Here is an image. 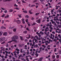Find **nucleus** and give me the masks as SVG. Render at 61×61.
<instances>
[{
  "label": "nucleus",
  "instance_id": "obj_61",
  "mask_svg": "<svg viewBox=\"0 0 61 61\" xmlns=\"http://www.w3.org/2000/svg\"><path fill=\"white\" fill-rule=\"evenodd\" d=\"M38 36L40 37H41V35L40 34Z\"/></svg>",
  "mask_w": 61,
  "mask_h": 61
},
{
  "label": "nucleus",
  "instance_id": "obj_24",
  "mask_svg": "<svg viewBox=\"0 0 61 61\" xmlns=\"http://www.w3.org/2000/svg\"><path fill=\"white\" fill-rule=\"evenodd\" d=\"M37 2V0H34L33 1V3H36Z\"/></svg>",
  "mask_w": 61,
  "mask_h": 61
},
{
  "label": "nucleus",
  "instance_id": "obj_8",
  "mask_svg": "<svg viewBox=\"0 0 61 61\" xmlns=\"http://www.w3.org/2000/svg\"><path fill=\"white\" fill-rule=\"evenodd\" d=\"M15 36H13L11 38V40H15Z\"/></svg>",
  "mask_w": 61,
  "mask_h": 61
},
{
  "label": "nucleus",
  "instance_id": "obj_26",
  "mask_svg": "<svg viewBox=\"0 0 61 61\" xmlns=\"http://www.w3.org/2000/svg\"><path fill=\"white\" fill-rule=\"evenodd\" d=\"M28 20L27 19L26 20H25L26 22V23H28Z\"/></svg>",
  "mask_w": 61,
  "mask_h": 61
},
{
  "label": "nucleus",
  "instance_id": "obj_5",
  "mask_svg": "<svg viewBox=\"0 0 61 61\" xmlns=\"http://www.w3.org/2000/svg\"><path fill=\"white\" fill-rule=\"evenodd\" d=\"M15 41V40H12L11 41H9L8 42V43H12V42H14Z\"/></svg>",
  "mask_w": 61,
  "mask_h": 61
},
{
  "label": "nucleus",
  "instance_id": "obj_13",
  "mask_svg": "<svg viewBox=\"0 0 61 61\" xmlns=\"http://www.w3.org/2000/svg\"><path fill=\"white\" fill-rule=\"evenodd\" d=\"M23 12L24 13H27V10H25L23 11Z\"/></svg>",
  "mask_w": 61,
  "mask_h": 61
},
{
  "label": "nucleus",
  "instance_id": "obj_9",
  "mask_svg": "<svg viewBox=\"0 0 61 61\" xmlns=\"http://www.w3.org/2000/svg\"><path fill=\"white\" fill-rule=\"evenodd\" d=\"M43 57H41L38 60V61H42V59H43Z\"/></svg>",
  "mask_w": 61,
  "mask_h": 61
},
{
  "label": "nucleus",
  "instance_id": "obj_59",
  "mask_svg": "<svg viewBox=\"0 0 61 61\" xmlns=\"http://www.w3.org/2000/svg\"><path fill=\"white\" fill-rule=\"evenodd\" d=\"M32 45V43H30V46H31Z\"/></svg>",
  "mask_w": 61,
  "mask_h": 61
},
{
  "label": "nucleus",
  "instance_id": "obj_20",
  "mask_svg": "<svg viewBox=\"0 0 61 61\" xmlns=\"http://www.w3.org/2000/svg\"><path fill=\"white\" fill-rule=\"evenodd\" d=\"M52 59H54L55 58V57H56V56L53 55L52 56Z\"/></svg>",
  "mask_w": 61,
  "mask_h": 61
},
{
  "label": "nucleus",
  "instance_id": "obj_33",
  "mask_svg": "<svg viewBox=\"0 0 61 61\" xmlns=\"http://www.w3.org/2000/svg\"><path fill=\"white\" fill-rule=\"evenodd\" d=\"M27 24H28V26H31V25L30 24H29L28 23H27Z\"/></svg>",
  "mask_w": 61,
  "mask_h": 61
},
{
  "label": "nucleus",
  "instance_id": "obj_29",
  "mask_svg": "<svg viewBox=\"0 0 61 61\" xmlns=\"http://www.w3.org/2000/svg\"><path fill=\"white\" fill-rule=\"evenodd\" d=\"M24 45V44H22L21 45H19V46H20L21 47V46H23Z\"/></svg>",
  "mask_w": 61,
  "mask_h": 61
},
{
  "label": "nucleus",
  "instance_id": "obj_19",
  "mask_svg": "<svg viewBox=\"0 0 61 61\" xmlns=\"http://www.w3.org/2000/svg\"><path fill=\"white\" fill-rule=\"evenodd\" d=\"M36 23H33V24H31L32 26H33V25H36Z\"/></svg>",
  "mask_w": 61,
  "mask_h": 61
},
{
  "label": "nucleus",
  "instance_id": "obj_46",
  "mask_svg": "<svg viewBox=\"0 0 61 61\" xmlns=\"http://www.w3.org/2000/svg\"><path fill=\"white\" fill-rule=\"evenodd\" d=\"M14 9H16L17 10H19V8H15Z\"/></svg>",
  "mask_w": 61,
  "mask_h": 61
},
{
  "label": "nucleus",
  "instance_id": "obj_31",
  "mask_svg": "<svg viewBox=\"0 0 61 61\" xmlns=\"http://www.w3.org/2000/svg\"><path fill=\"white\" fill-rule=\"evenodd\" d=\"M35 6V5H32L30 6V7H33V6Z\"/></svg>",
  "mask_w": 61,
  "mask_h": 61
},
{
  "label": "nucleus",
  "instance_id": "obj_44",
  "mask_svg": "<svg viewBox=\"0 0 61 61\" xmlns=\"http://www.w3.org/2000/svg\"><path fill=\"white\" fill-rule=\"evenodd\" d=\"M49 25V23H48L47 25H46V26H48Z\"/></svg>",
  "mask_w": 61,
  "mask_h": 61
},
{
  "label": "nucleus",
  "instance_id": "obj_36",
  "mask_svg": "<svg viewBox=\"0 0 61 61\" xmlns=\"http://www.w3.org/2000/svg\"><path fill=\"white\" fill-rule=\"evenodd\" d=\"M21 20L22 22H23V21H24L25 20L24 19V18H22V19H21Z\"/></svg>",
  "mask_w": 61,
  "mask_h": 61
},
{
  "label": "nucleus",
  "instance_id": "obj_37",
  "mask_svg": "<svg viewBox=\"0 0 61 61\" xmlns=\"http://www.w3.org/2000/svg\"><path fill=\"white\" fill-rule=\"evenodd\" d=\"M40 1H41V2H42L44 1H45V0H40Z\"/></svg>",
  "mask_w": 61,
  "mask_h": 61
},
{
  "label": "nucleus",
  "instance_id": "obj_43",
  "mask_svg": "<svg viewBox=\"0 0 61 61\" xmlns=\"http://www.w3.org/2000/svg\"><path fill=\"white\" fill-rule=\"evenodd\" d=\"M7 12V10H5L4 11V13H6Z\"/></svg>",
  "mask_w": 61,
  "mask_h": 61
},
{
  "label": "nucleus",
  "instance_id": "obj_49",
  "mask_svg": "<svg viewBox=\"0 0 61 61\" xmlns=\"http://www.w3.org/2000/svg\"><path fill=\"white\" fill-rule=\"evenodd\" d=\"M34 18L33 17H32L31 18V20H34Z\"/></svg>",
  "mask_w": 61,
  "mask_h": 61
},
{
  "label": "nucleus",
  "instance_id": "obj_62",
  "mask_svg": "<svg viewBox=\"0 0 61 61\" xmlns=\"http://www.w3.org/2000/svg\"><path fill=\"white\" fill-rule=\"evenodd\" d=\"M35 37H36V38H38V37L37 36H35Z\"/></svg>",
  "mask_w": 61,
  "mask_h": 61
},
{
  "label": "nucleus",
  "instance_id": "obj_15",
  "mask_svg": "<svg viewBox=\"0 0 61 61\" xmlns=\"http://www.w3.org/2000/svg\"><path fill=\"white\" fill-rule=\"evenodd\" d=\"M18 16L19 18H21L22 17V16H21V14H18Z\"/></svg>",
  "mask_w": 61,
  "mask_h": 61
},
{
  "label": "nucleus",
  "instance_id": "obj_3",
  "mask_svg": "<svg viewBox=\"0 0 61 61\" xmlns=\"http://www.w3.org/2000/svg\"><path fill=\"white\" fill-rule=\"evenodd\" d=\"M16 22L18 24H20L21 23V20H19L16 21Z\"/></svg>",
  "mask_w": 61,
  "mask_h": 61
},
{
  "label": "nucleus",
  "instance_id": "obj_51",
  "mask_svg": "<svg viewBox=\"0 0 61 61\" xmlns=\"http://www.w3.org/2000/svg\"><path fill=\"white\" fill-rule=\"evenodd\" d=\"M28 41V40L27 39H26L25 40V42H27Z\"/></svg>",
  "mask_w": 61,
  "mask_h": 61
},
{
  "label": "nucleus",
  "instance_id": "obj_41",
  "mask_svg": "<svg viewBox=\"0 0 61 61\" xmlns=\"http://www.w3.org/2000/svg\"><path fill=\"white\" fill-rule=\"evenodd\" d=\"M45 51H48V50L47 48H46L45 49Z\"/></svg>",
  "mask_w": 61,
  "mask_h": 61
},
{
  "label": "nucleus",
  "instance_id": "obj_7",
  "mask_svg": "<svg viewBox=\"0 0 61 61\" xmlns=\"http://www.w3.org/2000/svg\"><path fill=\"white\" fill-rule=\"evenodd\" d=\"M12 0H3V1H4V2H7V1L9 2L10 1H12Z\"/></svg>",
  "mask_w": 61,
  "mask_h": 61
},
{
  "label": "nucleus",
  "instance_id": "obj_58",
  "mask_svg": "<svg viewBox=\"0 0 61 61\" xmlns=\"http://www.w3.org/2000/svg\"><path fill=\"white\" fill-rule=\"evenodd\" d=\"M61 3V2H59L57 4V5H60V3Z\"/></svg>",
  "mask_w": 61,
  "mask_h": 61
},
{
  "label": "nucleus",
  "instance_id": "obj_42",
  "mask_svg": "<svg viewBox=\"0 0 61 61\" xmlns=\"http://www.w3.org/2000/svg\"><path fill=\"white\" fill-rule=\"evenodd\" d=\"M14 6H15L16 7H17V6H18V5H16V4H15L14 5Z\"/></svg>",
  "mask_w": 61,
  "mask_h": 61
},
{
  "label": "nucleus",
  "instance_id": "obj_56",
  "mask_svg": "<svg viewBox=\"0 0 61 61\" xmlns=\"http://www.w3.org/2000/svg\"><path fill=\"white\" fill-rule=\"evenodd\" d=\"M46 17H46V16L44 18H43V19H44V20L45 19H46Z\"/></svg>",
  "mask_w": 61,
  "mask_h": 61
},
{
  "label": "nucleus",
  "instance_id": "obj_2",
  "mask_svg": "<svg viewBox=\"0 0 61 61\" xmlns=\"http://www.w3.org/2000/svg\"><path fill=\"white\" fill-rule=\"evenodd\" d=\"M5 39V37H2L0 39V42H2Z\"/></svg>",
  "mask_w": 61,
  "mask_h": 61
},
{
  "label": "nucleus",
  "instance_id": "obj_4",
  "mask_svg": "<svg viewBox=\"0 0 61 61\" xmlns=\"http://www.w3.org/2000/svg\"><path fill=\"white\" fill-rule=\"evenodd\" d=\"M15 36V40H17L18 38V36Z\"/></svg>",
  "mask_w": 61,
  "mask_h": 61
},
{
  "label": "nucleus",
  "instance_id": "obj_39",
  "mask_svg": "<svg viewBox=\"0 0 61 61\" xmlns=\"http://www.w3.org/2000/svg\"><path fill=\"white\" fill-rule=\"evenodd\" d=\"M15 27V26H13L12 27H10V29H13V28H14Z\"/></svg>",
  "mask_w": 61,
  "mask_h": 61
},
{
  "label": "nucleus",
  "instance_id": "obj_10",
  "mask_svg": "<svg viewBox=\"0 0 61 61\" xmlns=\"http://www.w3.org/2000/svg\"><path fill=\"white\" fill-rule=\"evenodd\" d=\"M7 33L4 32L3 33V35H4V36H6L7 35Z\"/></svg>",
  "mask_w": 61,
  "mask_h": 61
},
{
  "label": "nucleus",
  "instance_id": "obj_12",
  "mask_svg": "<svg viewBox=\"0 0 61 61\" xmlns=\"http://www.w3.org/2000/svg\"><path fill=\"white\" fill-rule=\"evenodd\" d=\"M26 38H27V39H29L30 38H31V35H29V37H26Z\"/></svg>",
  "mask_w": 61,
  "mask_h": 61
},
{
  "label": "nucleus",
  "instance_id": "obj_18",
  "mask_svg": "<svg viewBox=\"0 0 61 61\" xmlns=\"http://www.w3.org/2000/svg\"><path fill=\"white\" fill-rule=\"evenodd\" d=\"M13 11V9H11L9 10V12H12Z\"/></svg>",
  "mask_w": 61,
  "mask_h": 61
},
{
  "label": "nucleus",
  "instance_id": "obj_45",
  "mask_svg": "<svg viewBox=\"0 0 61 61\" xmlns=\"http://www.w3.org/2000/svg\"><path fill=\"white\" fill-rule=\"evenodd\" d=\"M54 10H55V9H53L52 10H51V12H54Z\"/></svg>",
  "mask_w": 61,
  "mask_h": 61
},
{
  "label": "nucleus",
  "instance_id": "obj_14",
  "mask_svg": "<svg viewBox=\"0 0 61 61\" xmlns=\"http://www.w3.org/2000/svg\"><path fill=\"white\" fill-rule=\"evenodd\" d=\"M9 17V15H7L5 16V18H8Z\"/></svg>",
  "mask_w": 61,
  "mask_h": 61
},
{
  "label": "nucleus",
  "instance_id": "obj_17",
  "mask_svg": "<svg viewBox=\"0 0 61 61\" xmlns=\"http://www.w3.org/2000/svg\"><path fill=\"white\" fill-rule=\"evenodd\" d=\"M31 11H32V10H29V12L30 13V14H33V13L31 12Z\"/></svg>",
  "mask_w": 61,
  "mask_h": 61
},
{
  "label": "nucleus",
  "instance_id": "obj_22",
  "mask_svg": "<svg viewBox=\"0 0 61 61\" xmlns=\"http://www.w3.org/2000/svg\"><path fill=\"white\" fill-rule=\"evenodd\" d=\"M35 56H36V57H37V56H38V54L37 53H36L35 54Z\"/></svg>",
  "mask_w": 61,
  "mask_h": 61
},
{
  "label": "nucleus",
  "instance_id": "obj_38",
  "mask_svg": "<svg viewBox=\"0 0 61 61\" xmlns=\"http://www.w3.org/2000/svg\"><path fill=\"white\" fill-rule=\"evenodd\" d=\"M5 41H3V42H2V43H1V44H5Z\"/></svg>",
  "mask_w": 61,
  "mask_h": 61
},
{
  "label": "nucleus",
  "instance_id": "obj_57",
  "mask_svg": "<svg viewBox=\"0 0 61 61\" xmlns=\"http://www.w3.org/2000/svg\"><path fill=\"white\" fill-rule=\"evenodd\" d=\"M32 40H30L29 42L30 43H31V42H32Z\"/></svg>",
  "mask_w": 61,
  "mask_h": 61
},
{
  "label": "nucleus",
  "instance_id": "obj_47",
  "mask_svg": "<svg viewBox=\"0 0 61 61\" xmlns=\"http://www.w3.org/2000/svg\"><path fill=\"white\" fill-rule=\"evenodd\" d=\"M55 21H52V24H55Z\"/></svg>",
  "mask_w": 61,
  "mask_h": 61
},
{
  "label": "nucleus",
  "instance_id": "obj_40",
  "mask_svg": "<svg viewBox=\"0 0 61 61\" xmlns=\"http://www.w3.org/2000/svg\"><path fill=\"white\" fill-rule=\"evenodd\" d=\"M5 51V52H6V54H8V52L7 51Z\"/></svg>",
  "mask_w": 61,
  "mask_h": 61
},
{
  "label": "nucleus",
  "instance_id": "obj_1",
  "mask_svg": "<svg viewBox=\"0 0 61 61\" xmlns=\"http://www.w3.org/2000/svg\"><path fill=\"white\" fill-rule=\"evenodd\" d=\"M35 22H36L37 23H38V24H40V23H41V19L36 20Z\"/></svg>",
  "mask_w": 61,
  "mask_h": 61
},
{
  "label": "nucleus",
  "instance_id": "obj_6",
  "mask_svg": "<svg viewBox=\"0 0 61 61\" xmlns=\"http://www.w3.org/2000/svg\"><path fill=\"white\" fill-rule=\"evenodd\" d=\"M16 29H17L16 28H14L13 29V31L14 32H15L16 31Z\"/></svg>",
  "mask_w": 61,
  "mask_h": 61
},
{
  "label": "nucleus",
  "instance_id": "obj_28",
  "mask_svg": "<svg viewBox=\"0 0 61 61\" xmlns=\"http://www.w3.org/2000/svg\"><path fill=\"white\" fill-rule=\"evenodd\" d=\"M22 50H23V49H21L20 50V52L21 53H23V51H22Z\"/></svg>",
  "mask_w": 61,
  "mask_h": 61
},
{
  "label": "nucleus",
  "instance_id": "obj_52",
  "mask_svg": "<svg viewBox=\"0 0 61 61\" xmlns=\"http://www.w3.org/2000/svg\"><path fill=\"white\" fill-rule=\"evenodd\" d=\"M4 26H2L1 27V29H4Z\"/></svg>",
  "mask_w": 61,
  "mask_h": 61
},
{
  "label": "nucleus",
  "instance_id": "obj_60",
  "mask_svg": "<svg viewBox=\"0 0 61 61\" xmlns=\"http://www.w3.org/2000/svg\"><path fill=\"white\" fill-rule=\"evenodd\" d=\"M42 31H41L40 32V33H40V34H41V33H42Z\"/></svg>",
  "mask_w": 61,
  "mask_h": 61
},
{
  "label": "nucleus",
  "instance_id": "obj_63",
  "mask_svg": "<svg viewBox=\"0 0 61 61\" xmlns=\"http://www.w3.org/2000/svg\"><path fill=\"white\" fill-rule=\"evenodd\" d=\"M21 56H22V55H20V56H19V57H21Z\"/></svg>",
  "mask_w": 61,
  "mask_h": 61
},
{
  "label": "nucleus",
  "instance_id": "obj_21",
  "mask_svg": "<svg viewBox=\"0 0 61 61\" xmlns=\"http://www.w3.org/2000/svg\"><path fill=\"white\" fill-rule=\"evenodd\" d=\"M38 49H36V53H38Z\"/></svg>",
  "mask_w": 61,
  "mask_h": 61
},
{
  "label": "nucleus",
  "instance_id": "obj_27",
  "mask_svg": "<svg viewBox=\"0 0 61 61\" xmlns=\"http://www.w3.org/2000/svg\"><path fill=\"white\" fill-rule=\"evenodd\" d=\"M56 57L57 58H58L59 57V55H57L56 56Z\"/></svg>",
  "mask_w": 61,
  "mask_h": 61
},
{
  "label": "nucleus",
  "instance_id": "obj_16",
  "mask_svg": "<svg viewBox=\"0 0 61 61\" xmlns=\"http://www.w3.org/2000/svg\"><path fill=\"white\" fill-rule=\"evenodd\" d=\"M23 37H22L21 36H20V38L21 41L23 40Z\"/></svg>",
  "mask_w": 61,
  "mask_h": 61
},
{
  "label": "nucleus",
  "instance_id": "obj_23",
  "mask_svg": "<svg viewBox=\"0 0 61 61\" xmlns=\"http://www.w3.org/2000/svg\"><path fill=\"white\" fill-rule=\"evenodd\" d=\"M3 32H2V31L0 32V35H1V36H2V34H3Z\"/></svg>",
  "mask_w": 61,
  "mask_h": 61
},
{
  "label": "nucleus",
  "instance_id": "obj_48",
  "mask_svg": "<svg viewBox=\"0 0 61 61\" xmlns=\"http://www.w3.org/2000/svg\"><path fill=\"white\" fill-rule=\"evenodd\" d=\"M22 2L23 3H26V2H25V1L24 0H23L22 1Z\"/></svg>",
  "mask_w": 61,
  "mask_h": 61
},
{
  "label": "nucleus",
  "instance_id": "obj_11",
  "mask_svg": "<svg viewBox=\"0 0 61 61\" xmlns=\"http://www.w3.org/2000/svg\"><path fill=\"white\" fill-rule=\"evenodd\" d=\"M27 33V30H25L23 31V34H26Z\"/></svg>",
  "mask_w": 61,
  "mask_h": 61
},
{
  "label": "nucleus",
  "instance_id": "obj_32",
  "mask_svg": "<svg viewBox=\"0 0 61 61\" xmlns=\"http://www.w3.org/2000/svg\"><path fill=\"white\" fill-rule=\"evenodd\" d=\"M56 49H57L56 48H55V49L54 50V52H56Z\"/></svg>",
  "mask_w": 61,
  "mask_h": 61
},
{
  "label": "nucleus",
  "instance_id": "obj_25",
  "mask_svg": "<svg viewBox=\"0 0 61 61\" xmlns=\"http://www.w3.org/2000/svg\"><path fill=\"white\" fill-rule=\"evenodd\" d=\"M29 17V16H28V15H27L25 16V17L26 18H28V17Z\"/></svg>",
  "mask_w": 61,
  "mask_h": 61
},
{
  "label": "nucleus",
  "instance_id": "obj_64",
  "mask_svg": "<svg viewBox=\"0 0 61 61\" xmlns=\"http://www.w3.org/2000/svg\"><path fill=\"white\" fill-rule=\"evenodd\" d=\"M59 27L60 28V27H61V25H60L59 26Z\"/></svg>",
  "mask_w": 61,
  "mask_h": 61
},
{
  "label": "nucleus",
  "instance_id": "obj_30",
  "mask_svg": "<svg viewBox=\"0 0 61 61\" xmlns=\"http://www.w3.org/2000/svg\"><path fill=\"white\" fill-rule=\"evenodd\" d=\"M39 14V13H36L35 14V15H38Z\"/></svg>",
  "mask_w": 61,
  "mask_h": 61
},
{
  "label": "nucleus",
  "instance_id": "obj_55",
  "mask_svg": "<svg viewBox=\"0 0 61 61\" xmlns=\"http://www.w3.org/2000/svg\"><path fill=\"white\" fill-rule=\"evenodd\" d=\"M2 50H3V49H1V50H0V52H2Z\"/></svg>",
  "mask_w": 61,
  "mask_h": 61
},
{
  "label": "nucleus",
  "instance_id": "obj_50",
  "mask_svg": "<svg viewBox=\"0 0 61 61\" xmlns=\"http://www.w3.org/2000/svg\"><path fill=\"white\" fill-rule=\"evenodd\" d=\"M22 23L23 24H25V21H23Z\"/></svg>",
  "mask_w": 61,
  "mask_h": 61
},
{
  "label": "nucleus",
  "instance_id": "obj_54",
  "mask_svg": "<svg viewBox=\"0 0 61 61\" xmlns=\"http://www.w3.org/2000/svg\"><path fill=\"white\" fill-rule=\"evenodd\" d=\"M5 16V15H3L1 16V17H4V16Z\"/></svg>",
  "mask_w": 61,
  "mask_h": 61
},
{
  "label": "nucleus",
  "instance_id": "obj_35",
  "mask_svg": "<svg viewBox=\"0 0 61 61\" xmlns=\"http://www.w3.org/2000/svg\"><path fill=\"white\" fill-rule=\"evenodd\" d=\"M26 30H28V31H30V30L29 29H28V27L26 28Z\"/></svg>",
  "mask_w": 61,
  "mask_h": 61
},
{
  "label": "nucleus",
  "instance_id": "obj_53",
  "mask_svg": "<svg viewBox=\"0 0 61 61\" xmlns=\"http://www.w3.org/2000/svg\"><path fill=\"white\" fill-rule=\"evenodd\" d=\"M5 58H3L2 59V61H5Z\"/></svg>",
  "mask_w": 61,
  "mask_h": 61
},
{
  "label": "nucleus",
  "instance_id": "obj_34",
  "mask_svg": "<svg viewBox=\"0 0 61 61\" xmlns=\"http://www.w3.org/2000/svg\"><path fill=\"white\" fill-rule=\"evenodd\" d=\"M1 8V9H2V10H5L6 9H5L3 8Z\"/></svg>",
  "mask_w": 61,
  "mask_h": 61
}]
</instances>
